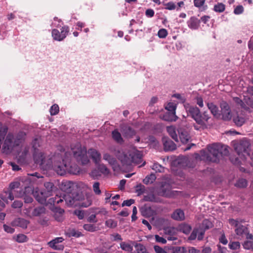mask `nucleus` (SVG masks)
<instances>
[{
	"instance_id": "nucleus-5",
	"label": "nucleus",
	"mask_w": 253,
	"mask_h": 253,
	"mask_svg": "<svg viewBox=\"0 0 253 253\" xmlns=\"http://www.w3.org/2000/svg\"><path fill=\"white\" fill-rule=\"evenodd\" d=\"M158 195L167 198H173L178 195L180 192L171 190V186L167 182L162 184L158 190Z\"/></svg>"
},
{
	"instance_id": "nucleus-40",
	"label": "nucleus",
	"mask_w": 253,
	"mask_h": 253,
	"mask_svg": "<svg viewBox=\"0 0 253 253\" xmlns=\"http://www.w3.org/2000/svg\"><path fill=\"white\" fill-rule=\"evenodd\" d=\"M156 177L155 174H151L147 175L143 180V182L145 184L152 183L156 179Z\"/></svg>"
},
{
	"instance_id": "nucleus-26",
	"label": "nucleus",
	"mask_w": 253,
	"mask_h": 253,
	"mask_svg": "<svg viewBox=\"0 0 253 253\" xmlns=\"http://www.w3.org/2000/svg\"><path fill=\"white\" fill-rule=\"evenodd\" d=\"M171 217L176 220H183L185 218L184 211L180 209H177L173 212Z\"/></svg>"
},
{
	"instance_id": "nucleus-56",
	"label": "nucleus",
	"mask_w": 253,
	"mask_h": 253,
	"mask_svg": "<svg viewBox=\"0 0 253 253\" xmlns=\"http://www.w3.org/2000/svg\"><path fill=\"white\" fill-rule=\"evenodd\" d=\"M243 246L245 249H246V250L251 249V248H253V242L252 241V240H248V241H245L243 243Z\"/></svg>"
},
{
	"instance_id": "nucleus-37",
	"label": "nucleus",
	"mask_w": 253,
	"mask_h": 253,
	"mask_svg": "<svg viewBox=\"0 0 253 253\" xmlns=\"http://www.w3.org/2000/svg\"><path fill=\"white\" fill-rule=\"evenodd\" d=\"M120 247L123 250L128 252V253L132 252L133 247L129 243L122 242L120 243Z\"/></svg>"
},
{
	"instance_id": "nucleus-13",
	"label": "nucleus",
	"mask_w": 253,
	"mask_h": 253,
	"mask_svg": "<svg viewBox=\"0 0 253 253\" xmlns=\"http://www.w3.org/2000/svg\"><path fill=\"white\" fill-rule=\"evenodd\" d=\"M45 212V208L42 206L37 207L34 209L29 207L27 209V212L30 216H39L44 213Z\"/></svg>"
},
{
	"instance_id": "nucleus-25",
	"label": "nucleus",
	"mask_w": 253,
	"mask_h": 253,
	"mask_svg": "<svg viewBox=\"0 0 253 253\" xmlns=\"http://www.w3.org/2000/svg\"><path fill=\"white\" fill-rule=\"evenodd\" d=\"M67 172L73 174H77L80 172V168L75 164L67 163Z\"/></svg>"
},
{
	"instance_id": "nucleus-21",
	"label": "nucleus",
	"mask_w": 253,
	"mask_h": 253,
	"mask_svg": "<svg viewBox=\"0 0 253 253\" xmlns=\"http://www.w3.org/2000/svg\"><path fill=\"white\" fill-rule=\"evenodd\" d=\"M0 198L4 202H7L8 200H14V197L12 192L7 189L0 194Z\"/></svg>"
},
{
	"instance_id": "nucleus-38",
	"label": "nucleus",
	"mask_w": 253,
	"mask_h": 253,
	"mask_svg": "<svg viewBox=\"0 0 253 253\" xmlns=\"http://www.w3.org/2000/svg\"><path fill=\"white\" fill-rule=\"evenodd\" d=\"M179 228L180 231L185 234H189L192 229L191 226L186 223L181 224Z\"/></svg>"
},
{
	"instance_id": "nucleus-60",
	"label": "nucleus",
	"mask_w": 253,
	"mask_h": 253,
	"mask_svg": "<svg viewBox=\"0 0 253 253\" xmlns=\"http://www.w3.org/2000/svg\"><path fill=\"white\" fill-rule=\"evenodd\" d=\"M199 230L198 229H194L191 234L189 236L188 239L190 240H194L196 239L197 234L198 233Z\"/></svg>"
},
{
	"instance_id": "nucleus-23",
	"label": "nucleus",
	"mask_w": 253,
	"mask_h": 253,
	"mask_svg": "<svg viewBox=\"0 0 253 253\" xmlns=\"http://www.w3.org/2000/svg\"><path fill=\"white\" fill-rule=\"evenodd\" d=\"M63 240L64 239L62 237L56 238L50 241L48 244L50 247L55 250H63L64 248L63 246H60V247H58L57 245H56V244L57 243H61Z\"/></svg>"
},
{
	"instance_id": "nucleus-12",
	"label": "nucleus",
	"mask_w": 253,
	"mask_h": 253,
	"mask_svg": "<svg viewBox=\"0 0 253 253\" xmlns=\"http://www.w3.org/2000/svg\"><path fill=\"white\" fill-rule=\"evenodd\" d=\"M117 157L124 167L130 166L132 164L130 153H125L119 151L117 154Z\"/></svg>"
},
{
	"instance_id": "nucleus-58",
	"label": "nucleus",
	"mask_w": 253,
	"mask_h": 253,
	"mask_svg": "<svg viewBox=\"0 0 253 253\" xmlns=\"http://www.w3.org/2000/svg\"><path fill=\"white\" fill-rule=\"evenodd\" d=\"M168 35V31L165 29H161L158 32V36L160 38H165Z\"/></svg>"
},
{
	"instance_id": "nucleus-1",
	"label": "nucleus",
	"mask_w": 253,
	"mask_h": 253,
	"mask_svg": "<svg viewBox=\"0 0 253 253\" xmlns=\"http://www.w3.org/2000/svg\"><path fill=\"white\" fill-rule=\"evenodd\" d=\"M208 152L202 150L200 152L202 159L208 162L217 163L222 156L229 153L228 147L220 143H214L208 146Z\"/></svg>"
},
{
	"instance_id": "nucleus-32",
	"label": "nucleus",
	"mask_w": 253,
	"mask_h": 253,
	"mask_svg": "<svg viewBox=\"0 0 253 253\" xmlns=\"http://www.w3.org/2000/svg\"><path fill=\"white\" fill-rule=\"evenodd\" d=\"M113 139L117 143H122L124 142L121 133L117 129H115L112 132Z\"/></svg>"
},
{
	"instance_id": "nucleus-42",
	"label": "nucleus",
	"mask_w": 253,
	"mask_h": 253,
	"mask_svg": "<svg viewBox=\"0 0 253 253\" xmlns=\"http://www.w3.org/2000/svg\"><path fill=\"white\" fill-rule=\"evenodd\" d=\"M171 253H186L187 250L184 247H173L171 249Z\"/></svg>"
},
{
	"instance_id": "nucleus-63",
	"label": "nucleus",
	"mask_w": 253,
	"mask_h": 253,
	"mask_svg": "<svg viewBox=\"0 0 253 253\" xmlns=\"http://www.w3.org/2000/svg\"><path fill=\"white\" fill-rule=\"evenodd\" d=\"M74 213L76 215L79 219H82L84 218V212L81 210H76L74 211Z\"/></svg>"
},
{
	"instance_id": "nucleus-33",
	"label": "nucleus",
	"mask_w": 253,
	"mask_h": 253,
	"mask_svg": "<svg viewBox=\"0 0 253 253\" xmlns=\"http://www.w3.org/2000/svg\"><path fill=\"white\" fill-rule=\"evenodd\" d=\"M143 200L145 201L152 202L155 203H160L161 201L159 198L156 197L153 194H149L147 195H145L143 198Z\"/></svg>"
},
{
	"instance_id": "nucleus-2",
	"label": "nucleus",
	"mask_w": 253,
	"mask_h": 253,
	"mask_svg": "<svg viewBox=\"0 0 253 253\" xmlns=\"http://www.w3.org/2000/svg\"><path fill=\"white\" fill-rule=\"evenodd\" d=\"M71 150L74 157L79 163L85 165L89 163V160L87 156L86 149L84 147H82L80 143H78L74 146H72Z\"/></svg>"
},
{
	"instance_id": "nucleus-55",
	"label": "nucleus",
	"mask_w": 253,
	"mask_h": 253,
	"mask_svg": "<svg viewBox=\"0 0 253 253\" xmlns=\"http://www.w3.org/2000/svg\"><path fill=\"white\" fill-rule=\"evenodd\" d=\"M40 146V140L38 138H35L32 141V147L34 152L39 151L38 147Z\"/></svg>"
},
{
	"instance_id": "nucleus-30",
	"label": "nucleus",
	"mask_w": 253,
	"mask_h": 253,
	"mask_svg": "<svg viewBox=\"0 0 253 253\" xmlns=\"http://www.w3.org/2000/svg\"><path fill=\"white\" fill-rule=\"evenodd\" d=\"M207 107L214 117H218L220 115L218 107L213 103H208Z\"/></svg>"
},
{
	"instance_id": "nucleus-54",
	"label": "nucleus",
	"mask_w": 253,
	"mask_h": 253,
	"mask_svg": "<svg viewBox=\"0 0 253 253\" xmlns=\"http://www.w3.org/2000/svg\"><path fill=\"white\" fill-rule=\"evenodd\" d=\"M59 108L57 104H54L50 109V113L51 115H55L59 112Z\"/></svg>"
},
{
	"instance_id": "nucleus-29",
	"label": "nucleus",
	"mask_w": 253,
	"mask_h": 253,
	"mask_svg": "<svg viewBox=\"0 0 253 253\" xmlns=\"http://www.w3.org/2000/svg\"><path fill=\"white\" fill-rule=\"evenodd\" d=\"M123 133L126 138H131L135 134V131L130 126H126L123 129Z\"/></svg>"
},
{
	"instance_id": "nucleus-49",
	"label": "nucleus",
	"mask_w": 253,
	"mask_h": 253,
	"mask_svg": "<svg viewBox=\"0 0 253 253\" xmlns=\"http://www.w3.org/2000/svg\"><path fill=\"white\" fill-rule=\"evenodd\" d=\"M67 234L69 237H79L82 235V234L81 232L77 231L74 229H72L70 230L68 232Z\"/></svg>"
},
{
	"instance_id": "nucleus-39",
	"label": "nucleus",
	"mask_w": 253,
	"mask_h": 253,
	"mask_svg": "<svg viewBox=\"0 0 253 253\" xmlns=\"http://www.w3.org/2000/svg\"><path fill=\"white\" fill-rule=\"evenodd\" d=\"M98 169L104 174H108L110 172L109 169L107 167L103 164H100L95 165Z\"/></svg>"
},
{
	"instance_id": "nucleus-28",
	"label": "nucleus",
	"mask_w": 253,
	"mask_h": 253,
	"mask_svg": "<svg viewBox=\"0 0 253 253\" xmlns=\"http://www.w3.org/2000/svg\"><path fill=\"white\" fill-rule=\"evenodd\" d=\"M48 203L54 206L58 205L60 204L64 203V199L63 196H59L56 195L54 197L51 198L48 200Z\"/></svg>"
},
{
	"instance_id": "nucleus-41",
	"label": "nucleus",
	"mask_w": 253,
	"mask_h": 253,
	"mask_svg": "<svg viewBox=\"0 0 253 253\" xmlns=\"http://www.w3.org/2000/svg\"><path fill=\"white\" fill-rule=\"evenodd\" d=\"M176 104L174 102H169L168 103L165 109L168 111V112H172L173 113H175V110L176 109Z\"/></svg>"
},
{
	"instance_id": "nucleus-18",
	"label": "nucleus",
	"mask_w": 253,
	"mask_h": 253,
	"mask_svg": "<svg viewBox=\"0 0 253 253\" xmlns=\"http://www.w3.org/2000/svg\"><path fill=\"white\" fill-rule=\"evenodd\" d=\"M186 111L195 121L198 120L197 116L200 113V110L197 107L189 106L186 108Z\"/></svg>"
},
{
	"instance_id": "nucleus-4",
	"label": "nucleus",
	"mask_w": 253,
	"mask_h": 253,
	"mask_svg": "<svg viewBox=\"0 0 253 253\" xmlns=\"http://www.w3.org/2000/svg\"><path fill=\"white\" fill-rule=\"evenodd\" d=\"M21 142L19 135L15 137L12 133H9L3 142V152L5 154H9L15 147L20 145Z\"/></svg>"
},
{
	"instance_id": "nucleus-34",
	"label": "nucleus",
	"mask_w": 253,
	"mask_h": 253,
	"mask_svg": "<svg viewBox=\"0 0 253 253\" xmlns=\"http://www.w3.org/2000/svg\"><path fill=\"white\" fill-rule=\"evenodd\" d=\"M64 210L61 208H56L54 213L55 219L58 221H61L63 219Z\"/></svg>"
},
{
	"instance_id": "nucleus-24",
	"label": "nucleus",
	"mask_w": 253,
	"mask_h": 253,
	"mask_svg": "<svg viewBox=\"0 0 253 253\" xmlns=\"http://www.w3.org/2000/svg\"><path fill=\"white\" fill-rule=\"evenodd\" d=\"M29 221L22 218H18L13 221L14 225L20 227L23 229H26L27 227Z\"/></svg>"
},
{
	"instance_id": "nucleus-10",
	"label": "nucleus",
	"mask_w": 253,
	"mask_h": 253,
	"mask_svg": "<svg viewBox=\"0 0 253 253\" xmlns=\"http://www.w3.org/2000/svg\"><path fill=\"white\" fill-rule=\"evenodd\" d=\"M69 32V27L65 26L62 27L60 32L56 29H53L52 31V36L54 40L61 41L66 37Z\"/></svg>"
},
{
	"instance_id": "nucleus-52",
	"label": "nucleus",
	"mask_w": 253,
	"mask_h": 253,
	"mask_svg": "<svg viewBox=\"0 0 253 253\" xmlns=\"http://www.w3.org/2000/svg\"><path fill=\"white\" fill-rule=\"evenodd\" d=\"M228 246L230 249L236 250L239 249L241 246L239 242H230Z\"/></svg>"
},
{
	"instance_id": "nucleus-9",
	"label": "nucleus",
	"mask_w": 253,
	"mask_h": 253,
	"mask_svg": "<svg viewBox=\"0 0 253 253\" xmlns=\"http://www.w3.org/2000/svg\"><path fill=\"white\" fill-rule=\"evenodd\" d=\"M221 115L224 121H229L231 119L232 115L229 104L225 101H222L220 103Z\"/></svg>"
},
{
	"instance_id": "nucleus-27",
	"label": "nucleus",
	"mask_w": 253,
	"mask_h": 253,
	"mask_svg": "<svg viewBox=\"0 0 253 253\" xmlns=\"http://www.w3.org/2000/svg\"><path fill=\"white\" fill-rule=\"evenodd\" d=\"M103 159L108 162V163L114 169L117 165V161L116 159L110 155L108 153H105L103 156Z\"/></svg>"
},
{
	"instance_id": "nucleus-64",
	"label": "nucleus",
	"mask_w": 253,
	"mask_h": 253,
	"mask_svg": "<svg viewBox=\"0 0 253 253\" xmlns=\"http://www.w3.org/2000/svg\"><path fill=\"white\" fill-rule=\"evenodd\" d=\"M244 11V7L242 5H238L236 6V7L234 9V12L235 14H241Z\"/></svg>"
},
{
	"instance_id": "nucleus-50",
	"label": "nucleus",
	"mask_w": 253,
	"mask_h": 253,
	"mask_svg": "<svg viewBox=\"0 0 253 253\" xmlns=\"http://www.w3.org/2000/svg\"><path fill=\"white\" fill-rule=\"evenodd\" d=\"M28 237L24 234H19L17 235L15 240L18 243H24L28 241Z\"/></svg>"
},
{
	"instance_id": "nucleus-14",
	"label": "nucleus",
	"mask_w": 253,
	"mask_h": 253,
	"mask_svg": "<svg viewBox=\"0 0 253 253\" xmlns=\"http://www.w3.org/2000/svg\"><path fill=\"white\" fill-rule=\"evenodd\" d=\"M162 142L165 151H173L176 149V144L168 137H163Z\"/></svg>"
},
{
	"instance_id": "nucleus-43",
	"label": "nucleus",
	"mask_w": 253,
	"mask_h": 253,
	"mask_svg": "<svg viewBox=\"0 0 253 253\" xmlns=\"http://www.w3.org/2000/svg\"><path fill=\"white\" fill-rule=\"evenodd\" d=\"M145 191L146 189L145 186L141 184H138L135 187V192L137 194V196L142 195L145 193Z\"/></svg>"
},
{
	"instance_id": "nucleus-51",
	"label": "nucleus",
	"mask_w": 253,
	"mask_h": 253,
	"mask_svg": "<svg viewBox=\"0 0 253 253\" xmlns=\"http://www.w3.org/2000/svg\"><path fill=\"white\" fill-rule=\"evenodd\" d=\"M152 169L155 170L156 172H164L165 168L159 164L156 163H154L152 167Z\"/></svg>"
},
{
	"instance_id": "nucleus-46",
	"label": "nucleus",
	"mask_w": 253,
	"mask_h": 253,
	"mask_svg": "<svg viewBox=\"0 0 253 253\" xmlns=\"http://www.w3.org/2000/svg\"><path fill=\"white\" fill-rule=\"evenodd\" d=\"M233 122L238 126H242L245 122V119L242 117L237 116L233 118Z\"/></svg>"
},
{
	"instance_id": "nucleus-59",
	"label": "nucleus",
	"mask_w": 253,
	"mask_h": 253,
	"mask_svg": "<svg viewBox=\"0 0 253 253\" xmlns=\"http://www.w3.org/2000/svg\"><path fill=\"white\" fill-rule=\"evenodd\" d=\"M151 209L150 207H146L142 209V214L146 216H150L151 215Z\"/></svg>"
},
{
	"instance_id": "nucleus-16",
	"label": "nucleus",
	"mask_w": 253,
	"mask_h": 253,
	"mask_svg": "<svg viewBox=\"0 0 253 253\" xmlns=\"http://www.w3.org/2000/svg\"><path fill=\"white\" fill-rule=\"evenodd\" d=\"M33 194L37 201L41 204L45 203L46 198L49 196L48 194H46V191L36 190L33 192Z\"/></svg>"
},
{
	"instance_id": "nucleus-47",
	"label": "nucleus",
	"mask_w": 253,
	"mask_h": 253,
	"mask_svg": "<svg viewBox=\"0 0 253 253\" xmlns=\"http://www.w3.org/2000/svg\"><path fill=\"white\" fill-rule=\"evenodd\" d=\"M84 229L89 232H94L97 230V227L92 224H85L83 226Z\"/></svg>"
},
{
	"instance_id": "nucleus-6",
	"label": "nucleus",
	"mask_w": 253,
	"mask_h": 253,
	"mask_svg": "<svg viewBox=\"0 0 253 253\" xmlns=\"http://www.w3.org/2000/svg\"><path fill=\"white\" fill-rule=\"evenodd\" d=\"M250 143L247 140H242L240 142L235 146V150L239 156L241 155L246 159L247 156H250L249 153V148Z\"/></svg>"
},
{
	"instance_id": "nucleus-22",
	"label": "nucleus",
	"mask_w": 253,
	"mask_h": 253,
	"mask_svg": "<svg viewBox=\"0 0 253 253\" xmlns=\"http://www.w3.org/2000/svg\"><path fill=\"white\" fill-rule=\"evenodd\" d=\"M179 137L182 143H187L190 139L189 133L185 130L180 129L179 131Z\"/></svg>"
},
{
	"instance_id": "nucleus-62",
	"label": "nucleus",
	"mask_w": 253,
	"mask_h": 253,
	"mask_svg": "<svg viewBox=\"0 0 253 253\" xmlns=\"http://www.w3.org/2000/svg\"><path fill=\"white\" fill-rule=\"evenodd\" d=\"M22 206L23 203L21 201L16 200L13 203L12 207L14 209L20 208L22 207Z\"/></svg>"
},
{
	"instance_id": "nucleus-35",
	"label": "nucleus",
	"mask_w": 253,
	"mask_h": 253,
	"mask_svg": "<svg viewBox=\"0 0 253 253\" xmlns=\"http://www.w3.org/2000/svg\"><path fill=\"white\" fill-rule=\"evenodd\" d=\"M167 130L169 135L171 137V138L175 141L178 142V137L176 133L175 128L172 126H168L167 127Z\"/></svg>"
},
{
	"instance_id": "nucleus-20",
	"label": "nucleus",
	"mask_w": 253,
	"mask_h": 253,
	"mask_svg": "<svg viewBox=\"0 0 253 253\" xmlns=\"http://www.w3.org/2000/svg\"><path fill=\"white\" fill-rule=\"evenodd\" d=\"M162 119L168 122H175L178 119V117L175 113L168 111L163 115Z\"/></svg>"
},
{
	"instance_id": "nucleus-3",
	"label": "nucleus",
	"mask_w": 253,
	"mask_h": 253,
	"mask_svg": "<svg viewBox=\"0 0 253 253\" xmlns=\"http://www.w3.org/2000/svg\"><path fill=\"white\" fill-rule=\"evenodd\" d=\"M65 157L64 158L62 157L61 154H58L57 155L54 156L53 159L55 161L56 159L59 158L60 160H62V163L61 161L55 163L54 162L53 165V169L57 172V173L60 175H64L66 172H67V160L69 156L70 155L67 152L64 153Z\"/></svg>"
},
{
	"instance_id": "nucleus-36",
	"label": "nucleus",
	"mask_w": 253,
	"mask_h": 253,
	"mask_svg": "<svg viewBox=\"0 0 253 253\" xmlns=\"http://www.w3.org/2000/svg\"><path fill=\"white\" fill-rule=\"evenodd\" d=\"M44 186L46 190V193L49 196L51 195V192L56 188L53 183L50 182H45Z\"/></svg>"
},
{
	"instance_id": "nucleus-57",
	"label": "nucleus",
	"mask_w": 253,
	"mask_h": 253,
	"mask_svg": "<svg viewBox=\"0 0 253 253\" xmlns=\"http://www.w3.org/2000/svg\"><path fill=\"white\" fill-rule=\"evenodd\" d=\"M100 184L98 182H95L93 185V190L94 193L96 195H100L101 191L99 187Z\"/></svg>"
},
{
	"instance_id": "nucleus-7",
	"label": "nucleus",
	"mask_w": 253,
	"mask_h": 253,
	"mask_svg": "<svg viewBox=\"0 0 253 253\" xmlns=\"http://www.w3.org/2000/svg\"><path fill=\"white\" fill-rule=\"evenodd\" d=\"M198 120L195 121L197 125H194V127L196 130L205 129L208 127L207 123L211 117L207 112L205 111L202 114L200 112L197 116Z\"/></svg>"
},
{
	"instance_id": "nucleus-17",
	"label": "nucleus",
	"mask_w": 253,
	"mask_h": 253,
	"mask_svg": "<svg viewBox=\"0 0 253 253\" xmlns=\"http://www.w3.org/2000/svg\"><path fill=\"white\" fill-rule=\"evenodd\" d=\"M33 158L35 163L37 164H39L41 166L44 164L45 156L44 154L41 152H34Z\"/></svg>"
},
{
	"instance_id": "nucleus-44",
	"label": "nucleus",
	"mask_w": 253,
	"mask_h": 253,
	"mask_svg": "<svg viewBox=\"0 0 253 253\" xmlns=\"http://www.w3.org/2000/svg\"><path fill=\"white\" fill-rule=\"evenodd\" d=\"M20 185V182H17V181L11 182L9 184V188H8V190L9 191H11L12 193H13V195H14V194L15 192V189L19 188Z\"/></svg>"
},
{
	"instance_id": "nucleus-45",
	"label": "nucleus",
	"mask_w": 253,
	"mask_h": 253,
	"mask_svg": "<svg viewBox=\"0 0 253 253\" xmlns=\"http://www.w3.org/2000/svg\"><path fill=\"white\" fill-rule=\"evenodd\" d=\"M225 9V5L221 3L218 2L217 4L214 5L213 10L217 12H222Z\"/></svg>"
},
{
	"instance_id": "nucleus-8",
	"label": "nucleus",
	"mask_w": 253,
	"mask_h": 253,
	"mask_svg": "<svg viewBox=\"0 0 253 253\" xmlns=\"http://www.w3.org/2000/svg\"><path fill=\"white\" fill-rule=\"evenodd\" d=\"M73 186V183L71 181L66 182L64 184V189L67 194L63 195V198L64 199V203L69 207L73 206L75 202V198L72 197L70 195L72 191L71 189Z\"/></svg>"
},
{
	"instance_id": "nucleus-48",
	"label": "nucleus",
	"mask_w": 253,
	"mask_h": 253,
	"mask_svg": "<svg viewBox=\"0 0 253 253\" xmlns=\"http://www.w3.org/2000/svg\"><path fill=\"white\" fill-rule=\"evenodd\" d=\"M235 186L239 188H245L247 186V181L244 178L239 179L235 183Z\"/></svg>"
},
{
	"instance_id": "nucleus-61",
	"label": "nucleus",
	"mask_w": 253,
	"mask_h": 253,
	"mask_svg": "<svg viewBox=\"0 0 253 253\" xmlns=\"http://www.w3.org/2000/svg\"><path fill=\"white\" fill-rule=\"evenodd\" d=\"M166 6L165 8L168 10H174L176 8V5L173 2H169L165 4Z\"/></svg>"
},
{
	"instance_id": "nucleus-11",
	"label": "nucleus",
	"mask_w": 253,
	"mask_h": 253,
	"mask_svg": "<svg viewBox=\"0 0 253 253\" xmlns=\"http://www.w3.org/2000/svg\"><path fill=\"white\" fill-rule=\"evenodd\" d=\"M235 232L239 238L245 237L248 240H253V235L249 233V229L245 226L240 224L235 228Z\"/></svg>"
},
{
	"instance_id": "nucleus-19",
	"label": "nucleus",
	"mask_w": 253,
	"mask_h": 253,
	"mask_svg": "<svg viewBox=\"0 0 253 253\" xmlns=\"http://www.w3.org/2000/svg\"><path fill=\"white\" fill-rule=\"evenodd\" d=\"M188 27L193 30L197 29L200 24V20L197 18L193 16L191 17L187 22Z\"/></svg>"
},
{
	"instance_id": "nucleus-15",
	"label": "nucleus",
	"mask_w": 253,
	"mask_h": 253,
	"mask_svg": "<svg viewBox=\"0 0 253 253\" xmlns=\"http://www.w3.org/2000/svg\"><path fill=\"white\" fill-rule=\"evenodd\" d=\"M88 153L95 165L98 164L101 162V156L100 153L95 149H89Z\"/></svg>"
},
{
	"instance_id": "nucleus-53",
	"label": "nucleus",
	"mask_w": 253,
	"mask_h": 253,
	"mask_svg": "<svg viewBox=\"0 0 253 253\" xmlns=\"http://www.w3.org/2000/svg\"><path fill=\"white\" fill-rule=\"evenodd\" d=\"M105 224L108 227L115 228L117 226V223L115 220L112 219H109L106 221Z\"/></svg>"
},
{
	"instance_id": "nucleus-31",
	"label": "nucleus",
	"mask_w": 253,
	"mask_h": 253,
	"mask_svg": "<svg viewBox=\"0 0 253 253\" xmlns=\"http://www.w3.org/2000/svg\"><path fill=\"white\" fill-rule=\"evenodd\" d=\"M130 154L131 159H132V163L139 164L141 163L142 160V155L140 153H131Z\"/></svg>"
}]
</instances>
